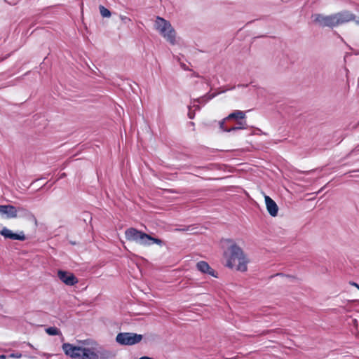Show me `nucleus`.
I'll return each instance as SVG.
<instances>
[{
    "mask_svg": "<svg viewBox=\"0 0 359 359\" xmlns=\"http://www.w3.org/2000/svg\"><path fill=\"white\" fill-rule=\"evenodd\" d=\"M225 242L230 244L227 252L224 255L227 257L226 266L230 269L235 268L237 271L244 272L248 269V260L243 250L231 239H225Z\"/></svg>",
    "mask_w": 359,
    "mask_h": 359,
    "instance_id": "f257e3e1",
    "label": "nucleus"
},
{
    "mask_svg": "<svg viewBox=\"0 0 359 359\" xmlns=\"http://www.w3.org/2000/svg\"><path fill=\"white\" fill-rule=\"evenodd\" d=\"M245 118V111L236 110L218 122L219 129L223 132L245 129L247 123Z\"/></svg>",
    "mask_w": 359,
    "mask_h": 359,
    "instance_id": "f03ea898",
    "label": "nucleus"
},
{
    "mask_svg": "<svg viewBox=\"0 0 359 359\" xmlns=\"http://www.w3.org/2000/svg\"><path fill=\"white\" fill-rule=\"evenodd\" d=\"M155 29L170 43L175 42V31L170 22L164 18L157 16L154 23Z\"/></svg>",
    "mask_w": 359,
    "mask_h": 359,
    "instance_id": "7ed1b4c3",
    "label": "nucleus"
},
{
    "mask_svg": "<svg viewBox=\"0 0 359 359\" xmlns=\"http://www.w3.org/2000/svg\"><path fill=\"white\" fill-rule=\"evenodd\" d=\"M125 236L128 241H135L140 245L145 246L151 245V236L137 229H128L125 232Z\"/></svg>",
    "mask_w": 359,
    "mask_h": 359,
    "instance_id": "20e7f679",
    "label": "nucleus"
},
{
    "mask_svg": "<svg viewBox=\"0 0 359 359\" xmlns=\"http://www.w3.org/2000/svg\"><path fill=\"white\" fill-rule=\"evenodd\" d=\"M143 336L133 332H120L116 337V341L123 346H132L138 344Z\"/></svg>",
    "mask_w": 359,
    "mask_h": 359,
    "instance_id": "39448f33",
    "label": "nucleus"
},
{
    "mask_svg": "<svg viewBox=\"0 0 359 359\" xmlns=\"http://www.w3.org/2000/svg\"><path fill=\"white\" fill-rule=\"evenodd\" d=\"M314 22L318 23L321 27L333 28L338 26L335 13L330 15L323 14H314L313 15Z\"/></svg>",
    "mask_w": 359,
    "mask_h": 359,
    "instance_id": "423d86ee",
    "label": "nucleus"
},
{
    "mask_svg": "<svg viewBox=\"0 0 359 359\" xmlns=\"http://www.w3.org/2000/svg\"><path fill=\"white\" fill-rule=\"evenodd\" d=\"M236 88V86H232L231 88H227V89H224L219 92H218L217 93H207L205 94V95L203 96H201L198 98H196V99H194L193 100V103H195V102H197L198 104H205L208 101H210V100L213 99L215 97H216L217 95L220 94V93H225L226 92L227 90H233ZM194 107L195 108L196 110H200L201 109V107L199 106V104H194Z\"/></svg>",
    "mask_w": 359,
    "mask_h": 359,
    "instance_id": "0eeeda50",
    "label": "nucleus"
},
{
    "mask_svg": "<svg viewBox=\"0 0 359 359\" xmlns=\"http://www.w3.org/2000/svg\"><path fill=\"white\" fill-rule=\"evenodd\" d=\"M62 350L65 353L71 357L72 358H81V353L83 348L80 346H76L69 343H65L62 346Z\"/></svg>",
    "mask_w": 359,
    "mask_h": 359,
    "instance_id": "6e6552de",
    "label": "nucleus"
},
{
    "mask_svg": "<svg viewBox=\"0 0 359 359\" xmlns=\"http://www.w3.org/2000/svg\"><path fill=\"white\" fill-rule=\"evenodd\" d=\"M57 276L67 285L72 286L78 283V278L71 272L59 270Z\"/></svg>",
    "mask_w": 359,
    "mask_h": 359,
    "instance_id": "1a4fd4ad",
    "label": "nucleus"
},
{
    "mask_svg": "<svg viewBox=\"0 0 359 359\" xmlns=\"http://www.w3.org/2000/svg\"><path fill=\"white\" fill-rule=\"evenodd\" d=\"M0 234L4 236L5 238H8L11 240H17L23 241L26 239V237L25 236V233L22 231H20L19 233H14L9 229L6 227H4L0 231Z\"/></svg>",
    "mask_w": 359,
    "mask_h": 359,
    "instance_id": "9d476101",
    "label": "nucleus"
},
{
    "mask_svg": "<svg viewBox=\"0 0 359 359\" xmlns=\"http://www.w3.org/2000/svg\"><path fill=\"white\" fill-rule=\"evenodd\" d=\"M335 15L337 17L338 25L355 20V15L348 11H343L341 12L335 13Z\"/></svg>",
    "mask_w": 359,
    "mask_h": 359,
    "instance_id": "9b49d317",
    "label": "nucleus"
},
{
    "mask_svg": "<svg viewBox=\"0 0 359 359\" xmlns=\"http://www.w3.org/2000/svg\"><path fill=\"white\" fill-rule=\"evenodd\" d=\"M0 213L6 215L7 218L18 217V208L11 205H0Z\"/></svg>",
    "mask_w": 359,
    "mask_h": 359,
    "instance_id": "f8f14e48",
    "label": "nucleus"
},
{
    "mask_svg": "<svg viewBox=\"0 0 359 359\" xmlns=\"http://www.w3.org/2000/svg\"><path fill=\"white\" fill-rule=\"evenodd\" d=\"M266 210L271 217H276L278 212L276 203L269 196H264Z\"/></svg>",
    "mask_w": 359,
    "mask_h": 359,
    "instance_id": "ddd939ff",
    "label": "nucleus"
},
{
    "mask_svg": "<svg viewBox=\"0 0 359 359\" xmlns=\"http://www.w3.org/2000/svg\"><path fill=\"white\" fill-rule=\"evenodd\" d=\"M196 269L203 273H208L212 277H217V272L212 269L208 262L200 261L196 264Z\"/></svg>",
    "mask_w": 359,
    "mask_h": 359,
    "instance_id": "4468645a",
    "label": "nucleus"
},
{
    "mask_svg": "<svg viewBox=\"0 0 359 359\" xmlns=\"http://www.w3.org/2000/svg\"><path fill=\"white\" fill-rule=\"evenodd\" d=\"M18 216L25 217L29 220H32L36 222V218L35 216L29 210L23 207H18Z\"/></svg>",
    "mask_w": 359,
    "mask_h": 359,
    "instance_id": "2eb2a0df",
    "label": "nucleus"
},
{
    "mask_svg": "<svg viewBox=\"0 0 359 359\" xmlns=\"http://www.w3.org/2000/svg\"><path fill=\"white\" fill-rule=\"evenodd\" d=\"M81 359H99V355L89 348H83Z\"/></svg>",
    "mask_w": 359,
    "mask_h": 359,
    "instance_id": "dca6fc26",
    "label": "nucleus"
},
{
    "mask_svg": "<svg viewBox=\"0 0 359 359\" xmlns=\"http://www.w3.org/2000/svg\"><path fill=\"white\" fill-rule=\"evenodd\" d=\"M100 355L102 359H109L114 356V354L111 351L108 350H102L101 351H99Z\"/></svg>",
    "mask_w": 359,
    "mask_h": 359,
    "instance_id": "f3484780",
    "label": "nucleus"
},
{
    "mask_svg": "<svg viewBox=\"0 0 359 359\" xmlns=\"http://www.w3.org/2000/svg\"><path fill=\"white\" fill-rule=\"evenodd\" d=\"M46 332L50 336H56L61 333L60 330L56 327H49L46 328Z\"/></svg>",
    "mask_w": 359,
    "mask_h": 359,
    "instance_id": "a211bd4d",
    "label": "nucleus"
},
{
    "mask_svg": "<svg viewBox=\"0 0 359 359\" xmlns=\"http://www.w3.org/2000/svg\"><path fill=\"white\" fill-rule=\"evenodd\" d=\"M100 14L104 18H109L111 16V12L109 9L105 8L103 6H100L99 7Z\"/></svg>",
    "mask_w": 359,
    "mask_h": 359,
    "instance_id": "6ab92c4d",
    "label": "nucleus"
},
{
    "mask_svg": "<svg viewBox=\"0 0 359 359\" xmlns=\"http://www.w3.org/2000/svg\"><path fill=\"white\" fill-rule=\"evenodd\" d=\"M157 244L158 245H162L163 242L161 239H159L158 238H154L151 236V245L152 244Z\"/></svg>",
    "mask_w": 359,
    "mask_h": 359,
    "instance_id": "aec40b11",
    "label": "nucleus"
},
{
    "mask_svg": "<svg viewBox=\"0 0 359 359\" xmlns=\"http://www.w3.org/2000/svg\"><path fill=\"white\" fill-rule=\"evenodd\" d=\"M21 356H22V354L20 353H12L8 355L9 358H21Z\"/></svg>",
    "mask_w": 359,
    "mask_h": 359,
    "instance_id": "412c9836",
    "label": "nucleus"
},
{
    "mask_svg": "<svg viewBox=\"0 0 359 359\" xmlns=\"http://www.w3.org/2000/svg\"><path fill=\"white\" fill-rule=\"evenodd\" d=\"M188 116L190 119H193L195 117V112L191 111L190 106H189Z\"/></svg>",
    "mask_w": 359,
    "mask_h": 359,
    "instance_id": "4be33fe9",
    "label": "nucleus"
},
{
    "mask_svg": "<svg viewBox=\"0 0 359 359\" xmlns=\"http://www.w3.org/2000/svg\"><path fill=\"white\" fill-rule=\"evenodd\" d=\"M227 126H238L237 125V121H233L231 123H229Z\"/></svg>",
    "mask_w": 359,
    "mask_h": 359,
    "instance_id": "5701e85b",
    "label": "nucleus"
},
{
    "mask_svg": "<svg viewBox=\"0 0 359 359\" xmlns=\"http://www.w3.org/2000/svg\"><path fill=\"white\" fill-rule=\"evenodd\" d=\"M138 359H153V358H151V357H149V356H142V357H140Z\"/></svg>",
    "mask_w": 359,
    "mask_h": 359,
    "instance_id": "b1692460",
    "label": "nucleus"
},
{
    "mask_svg": "<svg viewBox=\"0 0 359 359\" xmlns=\"http://www.w3.org/2000/svg\"><path fill=\"white\" fill-rule=\"evenodd\" d=\"M121 19H122V20H123L124 22H126V20H128V21H130V18H127V17H122V18H121Z\"/></svg>",
    "mask_w": 359,
    "mask_h": 359,
    "instance_id": "393cba45",
    "label": "nucleus"
},
{
    "mask_svg": "<svg viewBox=\"0 0 359 359\" xmlns=\"http://www.w3.org/2000/svg\"><path fill=\"white\" fill-rule=\"evenodd\" d=\"M248 85V84H238L237 86L238 87H247Z\"/></svg>",
    "mask_w": 359,
    "mask_h": 359,
    "instance_id": "a878e982",
    "label": "nucleus"
},
{
    "mask_svg": "<svg viewBox=\"0 0 359 359\" xmlns=\"http://www.w3.org/2000/svg\"><path fill=\"white\" fill-rule=\"evenodd\" d=\"M6 356L5 355H0V359H6Z\"/></svg>",
    "mask_w": 359,
    "mask_h": 359,
    "instance_id": "bb28decb",
    "label": "nucleus"
},
{
    "mask_svg": "<svg viewBox=\"0 0 359 359\" xmlns=\"http://www.w3.org/2000/svg\"><path fill=\"white\" fill-rule=\"evenodd\" d=\"M355 150H359V148L358 149V147H356L355 149L352 150V153L355 152Z\"/></svg>",
    "mask_w": 359,
    "mask_h": 359,
    "instance_id": "cd10ccee",
    "label": "nucleus"
},
{
    "mask_svg": "<svg viewBox=\"0 0 359 359\" xmlns=\"http://www.w3.org/2000/svg\"><path fill=\"white\" fill-rule=\"evenodd\" d=\"M353 285H354L355 286H356L358 289H359V285L357 284V283H353Z\"/></svg>",
    "mask_w": 359,
    "mask_h": 359,
    "instance_id": "c85d7f7f",
    "label": "nucleus"
},
{
    "mask_svg": "<svg viewBox=\"0 0 359 359\" xmlns=\"http://www.w3.org/2000/svg\"><path fill=\"white\" fill-rule=\"evenodd\" d=\"M65 173H62V174L61 175L60 177L62 178V177H65Z\"/></svg>",
    "mask_w": 359,
    "mask_h": 359,
    "instance_id": "c756f323",
    "label": "nucleus"
},
{
    "mask_svg": "<svg viewBox=\"0 0 359 359\" xmlns=\"http://www.w3.org/2000/svg\"><path fill=\"white\" fill-rule=\"evenodd\" d=\"M191 126L194 125V122H190Z\"/></svg>",
    "mask_w": 359,
    "mask_h": 359,
    "instance_id": "7c9ffc66",
    "label": "nucleus"
},
{
    "mask_svg": "<svg viewBox=\"0 0 359 359\" xmlns=\"http://www.w3.org/2000/svg\"><path fill=\"white\" fill-rule=\"evenodd\" d=\"M356 22H357L358 24H359V21H356Z\"/></svg>",
    "mask_w": 359,
    "mask_h": 359,
    "instance_id": "2f4dec72",
    "label": "nucleus"
}]
</instances>
